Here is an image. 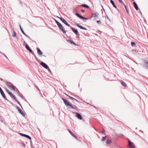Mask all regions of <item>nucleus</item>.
Masks as SVG:
<instances>
[{
    "label": "nucleus",
    "instance_id": "1",
    "mask_svg": "<svg viewBox=\"0 0 148 148\" xmlns=\"http://www.w3.org/2000/svg\"><path fill=\"white\" fill-rule=\"evenodd\" d=\"M62 99L66 107L72 109H76L77 108V107L75 106H73L72 104L66 99H65L63 98H62Z\"/></svg>",
    "mask_w": 148,
    "mask_h": 148
},
{
    "label": "nucleus",
    "instance_id": "2",
    "mask_svg": "<svg viewBox=\"0 0 148 148\" xmlns=\"http://www.w3.org/2000/svg\"><path fill=\"white\" fill-rule=\"evenodd\" d=\"M6 85L11 90H15L16 87L10 82H6Z\"/></svg>",
    "mask_w": 148,
    "mask_h": 148
},
{
    "label": "nucleus",
    "instance_id": "3",
    "mask_svg": "<svg viewBox=\"0 0 148 148\" xmlns=\"http://www.w3.org/2000/svg\"><path fill=\"white\" fill-rule=\"evenodd\" d=\"M40 65L43 67L47 69L48 71H50V70L48 66L45 63L43 62H41L40 63Z\"/></svg>",
    "mask_w": 148,
    "mask_h": 148
},
{
    "label": "nucleus",
    "instance_id": "4",
    "mask_svg": "<svg viewBox=\"0 0 148 148\" xmlns=\"http://www.w3.org/2000/svg\"><path fill=\"white\" fill-rule=\"evenodd\" d=\"M70 27H71L70 28L72 29L73 32L78 37H77L78 38V37L79 36V34L77 29H75L74 28H73L71 26H70Z\"/></svg>",
    "mask_w": 148,
    "mask_h": 148
},
{
    "label": "nucleus",
    "instance_id": "5",
    "mask_svg": "<svg viewBox=\"0 0 148 148\" xmlns=\"http://www.w3.org/2000/svg\"><path fill=\"white\" fill-rule=\"evenodd\" d=\"M58 17L61 20V21L63 23H64V24H65L67 26L69 27L70 26V25L69 24H68V23L66 22V21L65 19H64V18H61V17Z\"/></svg>",
    "mask_w": 148,
    "mask_h": 148
},
{
    "label": "nucleus",
    "instance_id": "6",
    "mask_svg": "<svg viewBox=\"0 0 148 148\" xmlns=\"http://www.w3.org/2000/svg\"><path fill=\"white\" fill-rule=\"evenodd\" d=\"M0 93L1 95L3 97L4 99H5L7 101H8V102H9L10 103H11V104H12V103L11 102L9 101V100H8L6 98V96L5 95V94H4L3 91V90H2L1 91H0Z\"/></svg>",
    "mask_w": 148,
    "mask_h": 148
},
{
    "label": "nucleus",
    "instance_id": "7",
    "mask_svg": "<svg viewBox=\"0 0 148 148\" xmlns=\"http://www.w3.org/2000/svg\"><path fill=\"white\" fill-rule=\"evenodd\" d=\"M5 88L7 92L10 95V97L12 98L13 99H15V96L11 92L9 91L7 88Z\"/></svg>",
    "mask_w": 148,
    "mask_h": 148
},
{
    "label": "nucleus",
    "instance_id": "8",
    "mask_svg": "<svg viewBox=\"0 0 148 148\" xmlns=\"http://www.w3.org/2000/svg\"><path fill=\"white\" fill-rule=\"evenodd\" d=\"M142 66L144 68L148 69V61L144 62L142 64Z\"/></svg>",
    "mask_w": 148,
    "mask_h": 148
},
{
    "label": "nucleus",
    "instance_id": "9",
    "mask_svg": "<svg viewBox=\"0 0 148 148\" xmlns=\"http://www.w3.org/2000/svg\"><path fill=\"white\" fill-rule=\"evenodd\" d=\"M58 27L63 32V33L64 34H65L66 33V32L64 29L63 26L62 24L59 26Z\"/></svg>",
    "mask_w": 148,
    "mask_h": 148
},
{
    "label": "nucleus",
    "instance_id": "10",
    "mask_svg": "<svg viewBox=\"0 0 148 148\" xmlns=\"http://www.w3.org/2000/svg\"><path fill=\"white\" fill-rule=\"evenodd\" d=\"M17 109L18 112L21 114L22 116H25V113H23V112L22 111V110L19 108L17 106L16 107Z\"/></svg>",
    "mask_w": 148,
    "mask_h": 148
},
{
    "label": "nucleus",
    "instance_id": "11",
    "mask_svg": "<svg viewBox=\"0 0 148 148\" xmlns=\"http://www.w3.org/2000/svg\"><path fill=\"white\" fill-rule=\"evenodd\" d=\"M129 144L128 145V147L130 148H135V146L134 145L132 144V142L128 140Z\"/></svg>",
    "mask_w": 148,
    "mask_h": 148
},
{
    "label": "nucleus",
    "instance_id": "12",
    "mask_svg": "<svg viewBox=\"0 0 148 148\" xmlns=\"http://www.w3.org/2000/svg\"><path fill=\"white\" fill-rule=\"evenodd\" d=\"M20 134L22 136H24L29 138V140H31L32 139L31 137L27 135L21 133H20Z\"/></svg>",
    "mask_w": 148,
    "mask_h": 148
},
{
    "label": "nucleus",
    "instance_id": "13",
    "mask_svg": "<svg viewBox=\"0 0 148 148\" xmlns=\"http://www.w3.org/2000/svg\"><path fill=\"white\" fill-rule=\"evenodd\" d=\"M37 53L40 56H42V55L43 53L42 51L40 50V49L37 47Z\"/></svg>",
    "mask_w": 148,
    "mask_h": 148
},
{
    "label": "nucleus",
    "instance_id": "14",
    "mask_svg": "<svg viewBox=\"0 0 148 148\" xmlns=\"http://www.w3.org/2000/svg\"><path fill=\"white\" fill-rule=\"evenodd\" d=\"M76 116L77 118L81 120L82 119V116L78 112H76Z\"/></svg>",
    "mask_w": 148,
    "mask_h": 148
},
{
    "label": "nucleus",
    "instance_id": "15",
    "mask_svg": "<svg viewBox=\"0 0 148 148\" xmlns=\"http://www.w3.org/2000/svg\"><path fill=\"white\" fill-rule=\"evenodd\" d=\"M29 51L32 53V54L34 56L35 59H36V60L38 61V58L36 57L34 52L32 51V50L30 49L29 50Z\"/></svg>",
    "mask_w": 148,
    "mask_h": 148
},
{
    "label": "nucleus",
    "instance_id": "16",
    "mask_svg": "<svg viewBox=\"0 0 148 148\" xmlns=\"http://www.w3.org/2000/svg\"><path fill=\"white\" fill-rule=\"evenodd\" d=\"M133 4L134 6V7L137 10H138L139 9L138 8V5H137V3L135 2H133Z\"/></svg>",
    "mask_w": 148,
    "mask_h": 148
},
{
    "label": "nucleus",
    "instance_id": "17",
    "mask_svg": "<svg viewBox=\"0 0 148 148\" xmlns=\"http://www.w3.org/2000/svg\"><path fill=\"white\" fill-rule=\"evenodd\" d=\"M110 2L112 5L115 8H116L117 10L119 12V10L117 9V6L115 5L114 1L112 0H110Z\"/></svg>",
    "mask_w": 148,
    "mask_h": 148
},
{
    "label": "nucleus",
    "instance_id": "18",
    "mask_svg": "<svg viewBox=\"0 0 148 148\" xmlns=\"http://www.w3.org/2000/svg\"><path fill=\"white\" fill-rule=\"evenodd\" d=\"M99 15V13L98 12H96L95 14H94V17L95 19H96L97 18Z\"/></svg>",
    "mask_w": 148,
    "mask_h": 148
},
{
    "label": "nucleus",
    "instance_id": "19",
    "mask_svg": "<svg viewBox=\"0 0 148 148\" xmlns=\"http://www.w3.org/2000/svg\"><path fill=\"white\" fill-rule=\"evenodd\" d=\"M76 15L78 17L81 18L82 19H83V16H81L78 13H77Z\"/></svg>",
    "mask_w": 148,
    "mask_h": 148
},
{
    "label": "nucleus",
    "instance_id": "20",
    "mask_svg": "<svg viewBox=\"0 0 148 148\" xmlns=\"http://www.w3.org/2000/svg\"><path fill=\"white\" fill-rule=\"evenodd\" d=\"M20 30L23 33V34L25 36H26L27 34H25V33L24 32L22 28L21 27V26L20 25H19Z\"/></svg>",
    "mask_w": 148,
    "mask_h": 148
},
{
    "label": "nucleus",
    "instance_id": "21",
    "mask_svg": "<svg viewBox=\"0 0 148 148\" xmlns=\"http://www.w3.org/2000/svg\"><path fill=\"white\" fill-rule=\"evenodd\" d=\"M18 95H19L20 97L21 98H22V99H25V97L20 92H19L18 94Z\"/></svg>",
    "mask_w": 148,
    "mask_h": 148
},
{
    "label": "nucleus",
    "instance_id": "22",
    "mask_svg": "<svg viewBox=\"0 0 148 148\" xmlns=\"http://www.w3.org/2000/svg\"><path fill=\"white\" fill-rule=\"evenodd\" d=\"M16 36V32L14 31H13L12 34V36L13 37H15Z\"/></svg>",
    "mask_w": 148,
    "mask_h": 148
},
{
    "label": "nucleus",
    "instance_id": "23",
    "mask_svg": "<svg viewBox=\"0 0 148 148\" xmlns=\"http://www.w3.org/2000/svg\"><path fill=\"white\" fill-rule=\"evenodd\" d=\"M121 84L124 87H127V85L126 84L123 82V81H121Z\"/></svg>",
    "mask_w": 148,
    "mask_h": 148
},
{
    "label": "nucleus",
    "instance_id": "24",
    "mask_svg": "<svg viewBox=\"0 0 148 148\" xmlns=\"http://www.w3.org/2000/svg\"><path fill=\"white\" fill-rule=\"evenodd\" d=\"M78 27L80 28L81 29H83V26H82L80 25H79V24L78 23H77L76 25Z\"/></svg>",
    "mask_w": 148,
    "mask_h": 148
},
{
    "label": "nucleus",
    "instance_id": "25",
    "mask_svg": "<svg viewBox=\"0 0 148 148\" xmlns=\"http://www.w3.org/2000/svg\"><path fill=\"white\" fill-rule=\"evenodd\" d=\"M136 44L133 42H131V45L132 47H135L136 45Z\"/></svg>",
    "mask_w": 148,
    "mask_h": 148
},
{
    "label": "nucleus",
    "instance_id": "26",
    "mask_svg": "<svg viewBox=\"0 0 148 148\" xmlns=\"http://www.w3.org/2000/svg\"><path fill=\"white\" fill-rule=\"evenodd\" d=\"M18 103V104H19L21 106V107L22 108V106L21 105V104H20V102L17 100L16 99V97H15V99H14Z\"/></svg>",
    "mask_w": 148,
    "mask_h": 148
},
{
    "label": "nucleus",
    "instance_id": "27",
    "mask_svg": "<svg viewBox=\"0 0 148 148\" xmlns=\"http://www.w3.org/2000/svg\"><path fill=\"white\" fill-rule=\"evenodd\" d=\"M25 47L26 49L28 51L30 49L29 46L27 44L26 45Z\"/></svg>",
    "mask_w": 148,
    "mask_h": 148
},
{
    "label": "nucleus",
    "instance_id": "28",
    "mask_svg": "<svg viewBox=\"0 0 148 148\" xmlns=\"http://www.w3.org/2000/svg\"><path fill=\"white\" fill-rule=\"evenodd\" d=\"M69 41L71 44H73L74 45H77L76 44L73 40H70Z\"/></svg>",
    "mask_w": 148,
    "mask_h": 148
},
{
    "label": "nucleus",
    "instance_id": "29",
    "mask_svg": "<svg viewBox=\"0 0 148 148\" xmlns=\"http://www.w3.org/2000/svg\"><path fill=\"white\" fill-rule=\"evenodd\" d=\"M112 143V141L111 140H107V144H110Z\"/></svg>",
    "mask_w": 148,
    "mask_h": 148
},
{
    "label": "nucleus",
    "instance_id": "30",
    "mask_svg": "<svg viewBox=\"0 0 148 148\" xmlns=\"http://www.w3.org/2000/svg\"><path fill=\"white\" fill-rule=\"evenodd\" d=\"M68 131L70 133V134H71V135L72 136H73L74 135V133L72 132L71 131L69 130H68Z\"/></svg>",
    "mask_w": 148,
    "mask_h": 148
},
{
    "label": "nucleus",
    "instance_id": "31",
    "mask_svg": "<svg viewBox=\"0 0 148 148\" xmlns=\"http://www.w3.org/2000/svg\"><path fill=\"white\" fill-rule=\"evenodd\" d=\"M0 53L2 54L3 55V56H5L7 59L8 60V58L3 53H1V52H0Z\"/></svg>",
    "mask_w": 148,
    "mask_h": 148
},
{
    "label": "nucleus",
    "instance_id": "32",
    "mask_svg": "<svg viewBox=\"0 0 148 148\" xmlns=\"http://www.w3.org/2000/svg\"><path fill=\"white\" fill-rule=\"evenodd\" d=\"M84 7H86L87 8H89V6L86 4H84Z\"/></svg>",
    "mask_w": 148,
    "mask_h": 148
},
{
    "label": "nucleus",
    "instance_id": "33",
    "mask_svg": "<svg viewBox=\"0 0 148 148\" xmlns=\"http://www.w3.org/2000/svg\"><path fill=\"white\" fill-rule=\"evenodd\" d=\"M15 91L18 94L20 92L16 88H15Z\"/></svg>",
    "mask_w": 148,
    "mask_h": 148
},
{
    "label": "nucleus",
    "instance_id": "34",
    "mask_svg": "<svg viewBox=\"0 0 148 148\" xmlns=\"http://www.w3.org/2000/svg\"><path fill=\"white\" fill-rule=\"evenodd\" d=\"M106 136H105L104 137H103L102 138V141H103V140H106Z\"/></svg>",
    "mask_w": 148,
    "mask_h": 148
},
{
    "label": "nucleus",
    "instance_id": "35",
    "mask_svg": "<svg viewBox=\"0 0 148 148\" xmlns=\"http://www.w3.org/2000/svg\"><path fill=\"white\" fill-rule=\"evenodd\" d=\"M120 2L121 4L123 3V2L122 1V0H118Z\"/></svg>",
    "mask_w": 148,
    "mask_h": 148
},
{
    "label": "nucleus",
    "instance_id": "36",
    "mask_svg": "<svg viewBox=\"0 0 148 148\" xmlns=\"http://www.w3.org/2000/svg\"><path fill=\"white\" fill-rule=\"evenodd\" d=\"M97 22L98 24H101V22L100 20L97 21Z\"/></svg>",
    "mask_w": 148,
    "mask_h": 148
},
{
    "label": "nucleus",
    "instance_id": "37",
    "mask_svg": "<svg viewBox=\"0 0 148 148\" xmlns=\"http://www.w3.org/2000/svg\"><path fill=\"white\" fill-rule=\"evenodd\" d=\"M73 136L76 139H78V138L74 134Z\"/></svg>",
    "mask_w": 148,
    "mask_h": 148
},
{
    "label": "nucleus",
    "instance_id": "38",
    "mask_svg": "<svg viewBox=\"0 0 148 148\" xmlns=\"http://www.w3.org/2000/svg\"><path fill=\"white\" fill-rule=\"evenodd\" d=\"M105 132V130H104L103 129V131L101 132V133H102V134H103Z\"/></svg>",
    "mask_w": 148,
    "mask_h": 148
},
{
    "label": "nucleus",
    "instance_id": "39",
    "mask_svg": "<svg viewBox=\"0 0 148 148\" xmlns=\"http://www.w3.org/2000/svg\"><path fill=\"white\" fill-rule=\"evenodd\" d=\"M61 25V24L60 23H58V24H57L58 26V27L60 26V25Z\"/></svg>",
    "mask_w": 148,
    "mask_h": 148
},
{
    "label": "nucleus",
    "instance_id": "40",
    "mask_svg": "<svg viewBox=\"0 0 148 148\" xmlns=\"http://www.w3.org/2000/svg\"><path fill=\"white\" fill-rule=\"evenodd\" d=\"M26 36V37H27L29 38L30 39V40H32L30 38V37H29V36H27V35H26V36Z\"/></svg>",
    "mask_w": 148,
    "mask_h": 148
},
{
    "label": "nucleus",
    "instance_id": "41",
    "mask_svg": "<svg viewBox=\"0 0 148 148\" xmlns=\"http://www.w3.org/2000/svg\"><path fill=\"white\" fill-rule=\"evenodd\" d=\"M55 21H56L57 24H58V23H59L58 21L56 20H55Z\"/></svg>",
    "mask_w": 148,
    "mask_h": 148
},
{
    "label": "nucleus",
    "instance_id": "42",
    "mask_svg": "<svg viewBox=\"0 0 148 148\" xmlns=\"http://www.w3.org/2000/svg\"><path fill=\"white\" fill-rule=\"evenodd\" d=\"M124 6V7L126 6V5L124 4V3L123 2V3L122 4Z\"/></svg>",
    "mask_w": 148,
    "mask_h": 148
},
{
    "label": "nucleus",
    "instance_id": "43",
    "mask_svg": "<svg viewBox=\"0 0 148 148\" xmlns=\"http://www.w3.org/2000/svg\"><path fill=\"white\" fill-rule=\"evenodd\" d=\"M69 97H70V98H71V99H74L75 98H73V97H71V96H69Z\"/></svg>",
    "mask_w": 148,
    "mask_h": 148
},
{
    "label": "nucleus",
    "instance_id": "44",
    "mask_svg": "<svg viewBox=\"0 0 148 148\" xmlns=\"http://www.w3.org/2000/svg\"><path fill=\"white\" fill-rule=\"evenodd\" d=\"M88 19V18H86L84 17V20H86Z\"/></svg>",
    "mask_w": 148,
    "mask_h": 148
},
{
    "label": "nucleus",
    "instance_id": "45",
    "mask_svg": "<svg viewBox=\"0 0 148 148\" xmlns=\"http://www.w3.org/2000/svg\"><path fill=\"white\" fill-rule=\"evenodd\" d=\"M94 14H93L91 16V18H92V17H94Z\"/></svg>",
    "mask_w": 148,
    "mask_h": 148
},
{
    "label": "nucleus",
    "instance_id": "46",
    "mask_svg": "<svg viewBox=\"0 0 148 148\" xmlns=\"http://www.w3.org/2000/svg\"><path fill=\"white\" fill-rule=\"evenodd\" d=\"M101 6H102V8H103V11H104V12H105V10H104V9L103 8V6L102 5H101Z\"/></svg>",
    "mask_w": 148,
    "mask_h": 148
},
{
    "label": "nucleus",
    "instance_id": "47",
    "mask_svg": "<svg viewBox=\"0 0 148 148\" xmlns=\"http://www.w3.org/2000/svg\"><path fill=\"white\" fill-rule=\"evenodd\" d=\"M126 12H127V13H129V12H128V10H126Z\"/></svg>",
    "mask_w": 148,
    "mask_h": 148
},
{
    "label": "nucleus",
    "instance_id": "48",
    "mask_svg": "<svg viewBox=\"0 0 148 148\" xmlns=\"http://www.w3.org/2000/svg\"><path fill=\"white\" fill-rule=\"evenodd\" d=\"M74 100H75L76 101L78 102V101L76 99H74Z\"/></svg>",
    "mask_w": 148,
    "mask_h": 148
},
{
    "label": "nucleus",
    "instance_id": "49",
    "mask_svg": "<svg viewBox=\"0 0 148 148\" xmlns=\"http://www.w3.org/2000/svg\"><path fill=\"white\" fill-rule=\"evenodd\" d=\"M81 11L82 12H83V9H82L81 10Z\"/></svg>",
    "mask_w": 148,
    "mask_h": 148
},
{
    "label": "nucleus",
    "instance_id": "50",
    "mask_svg": "<svg viewBox=\"0 0 148 148\" xmlns=\"http://www.w3.org/2000/svg\"><path fill=\"white\" fill-rule=\"evenodd\" d=\"M84 30H86V28H85V27H84Z\"/></svg>",
    "mask_w": 148,
    "mask_h": 148
},
{
    "label": "nucleus",
    "instance_id": "51",
    "mask_svg": "<svg viewBox=\"0 0 148 148\" xmlns=\"http://www.w3.org/2000/svg\"><path fill=\"white\" fill-rule=\"evenodd\" d=\"M107 19H109V18L108 17V16H107Z\"/></svg>",
    "mask_w": 148,
    "mask_h": 148
},
{
    "label": "nucleus",
    "instance_id": "52",
    "mask_svg": "<svg viewBox=\"0 0 148 148\" xmlns=\"http://www.w3.org/2000/svg\"><path fill=\"white\" fill-rule=\"evenodd\" d=\"M125 9L126 10H127V8H125Z\"/></svg>",
    "mask_w": 148,
    "mask_h": 148
},
{
    "label": "nucleus",
    "instance_id": "53",
    "mask_svg": "<svg viewBox=\"0 0 148 148\" xmlns=\"http://www.w3.org/2000/svg\"><path fill=\"white\" fill-rule=\"evenodd\" d=\"M37 89H38L39 90H39V88H37Z\"/></svg>",
    "mask_w": 148,
    "mask_h": 148
},
{
    "label": "nucleus",
    "instance_id": "54",
    "mask_svg": "<svg viewBox=\"0 0 148 148\" xmlns=\"http://www.w3.org/2000/svg\"><path fill=\"white\" fill-rule=\"evenodd\" d=\"M125 8H127V6H125Z\"/></svg>",
    "mask_w": 148,
    "mask_h": 148
},
{
    "label": "nucleus",
    "instance_id": "55",
    "mask_svg": "<svg viewBox=\"0 0 148 148\" xmlns=\"http://www.w3.org/2000/svg\"><path fill=\"white\" fill-rule=\"evenodd\" d=\"M82 6H83H83H84L83 4L82 5Z\"/></svg>",
    "mask_w": 148,
    "mask_h": 148
},
{
    "label": "nucleus",
    "instance_id": "56",
    "mask_svg": "<svg viewBox=\"0 0 148 148\" xmlns=\"http://www.w3.org/2000/svg\"><path fill=\"white\" fill-rule=\"evenodd\" d=\"M94 107H95V108H96V107L95 106H94Z\"/></svg>",
    "mask_w": 148,
    "mask_h": 148
},
{
    "label": "nucleus",
    "instance_id": "57",
    "mask_svg": "<svg viewBox=\"0 0 148 148\" xmlns=\"http://www.w3.org/2000/svg\"><path fill=\"white\" fill-rule=\"evenodd\" d=\"M132 0V1H134V0Z\"/></svg>",
    "mask_w": 148,
    "mask_h": 148
},
{
    "label": "nucleus",
    "instance_id": "58",
    "mask_svg": "<svg viewBox=\"0 0 148 148\" xmlns=\"http://www.w3.org/2000/svg\"><path fill=\"white\" fill-rule=\"evenodd\" d=\"M94 128L95 130H96V129H95V128Z\"/></svg>",
    "mask_w": 148,
    "mask_h": 148
},
{
    "label": "nucleus",
    "instance_id": "59",
    "mask_svg": "<svg viewBox=\"0 0 148 148\" xmlns=\"http://www.w3.org/2000/svg\"><path fill=\"white\" fill-rule=\"evenodd\" d=\"M24 43H25V42L24 41Z\"/></svg>",
    "mask_w": 148,
    "mask_h": 148
},
{
    "label": "nucleus",
    "instance_id": "60",
    "mask_svg": "<svg viewBox=\"0 0 148 148\" xmlns=\"http://www.w3.org/2000/svg\"><path fill=\"white\" fill-rule=\"evenodd\" d=\"M84 12H85V11L84 10Z\"/></svg>",
    "mask_w": 148,
    "mask_h": 148
},
{
    "label": "nucleus",
    "instance_id": "61",
    "mask_svg": "<svg viewBox=\"0 0 148 148\" xmlns=\"http://www.w3.org/2000/svg\"><path fill=\"white\" fill-rule=\"evenodd\" d=\"M0 148H1L0 147Z\"/></svg>",
    "mask_w": 148,
    "mask_h": 148
}]
</instances>
